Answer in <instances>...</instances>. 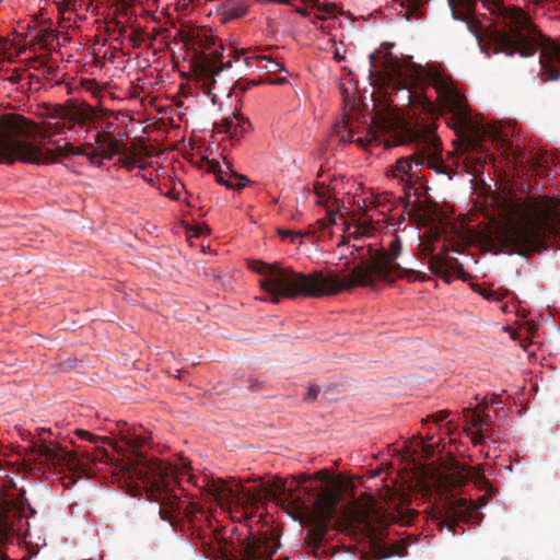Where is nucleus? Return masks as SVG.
Returning a JSON list of instances; mask_svg holds the SVG:
<instances>
[{
    "instance_id": "nucleus-33",
    "label": "nucleus",
    "mask_w": 560,
    "mask_h": 560,
    "mask_svg": "<svg viewBox=\"0 0 560 560\" xmlns=\"http://www.w3.org/2000/svg\"><path fill=\"white\" fill-rule=\"evenodd\" d=\"M75 435H78L82 440H89L92 443H96L100 440H104V438L94 435V434H92L89 431L83 430V429H77L75 430Z\"/></svg>"
},
{
    "instance_id": "nucleus-48",
    "label": "nucleus",
    "mask_w": 560,
    "mask_h": 560,
    "mask_svg": "<svg viewBox=\"0 0 560 560\" xmlns=\"http://www.w3.org/2000/svg\"><path fill=\"white\" fill-rule=\"evenodd\" d=\"M142 178H143L144 180H150V179L148 178V176H145V175H142Z\"/></svg>"
},
{
    "instance_id": "nucleus-17",
    "label": "nucleus",
    "mask_w": 560,
    "mask_h": 560,
    "mask_svg": "<svg viewBox=\"0 0 560 560\" xmlns=\"http://www.w3.org/2000/svg\"><path fill=\"white\" fill-rule=\"evenodd\" d=\"M33 452L39 460L51 465L56 469L73 471L79 465L75 454L59 445L40 443L34 446Z\"/></svg>"
},
{
    "instance_id": "nucleus-47",
    "label": "nucleus",
    "mask_w": 560,
    "mask_h": 560,
    "mask_svg": "<svg viewBox=\"0 0 560 560\" xmlns=\"http://www.w3.org/2000/svg\"><path fill=\"white\" fill-rule=\"evenodd\" d=\"M305 479H306V478H303V480H301V481L296 482L295 488H299V487H300V485H301Z\"/></svg>"
},
{
    "instance_id": "nucleus-37",
    "label": "nucleus",
    "mask_w": 560,
    "mask_h": 560,
    "mask_svg": "<svg viewBox=\"0 0 560 560\" xmlns=\"http://www.w3.org/2000/svg\"><path fill=\"white\" fill-rule=\"evenodd\" d=\"M329 42L334 45L335 49H334V59L338 62L342 61L345 59V55L341 54L339 47L336 45V39L335 38H330Z\"/></svg>"
},
{
    "instance_id": "nucleus-3",
    "label": "nucleus",
    "mask_w": 560,
    "mask_h": 560,
    "mask_svg": "<svg viewBox=\"0 0 560 560\" xmlns=\"http://www.w3.org/2000/svg\"><path fill=\"white\" fill-rule=\"evenodd\" d=\"M208 493L221 505L237 501L257 509L258 504L267 499L281 501L282 506L294 520L311 527L306 542L313 549L315 557L318 556L330 520L335 515L340 500L339 493L328 486H320L315 490L304 488V495H296L292 488L287 489L282 479L276 480L271 488L259 486L255 489H246L242 487L240 492L231 489L225 482L218 481L209 485Z\"/></svg>"
},
{
    "instance_id": "nucleus-12",
    "label": "nucleus",
    "mask_w": 560,
    "mask_h": 560,
    "mask_svg": "<svg viewBox=\"0 0 560 560\" xmlns=\"http://www.w3.org/2000/svg\"><path fill=\"white\" fill-rule=\"evenodd\" d=\"M493 140L497 141L501 155L514 170L540 172L547 168L549 159L546 154L533 153L520 145H514L499 132L493 135Z\"/></svg>"
},
{
    "instance_id": "nucleus-38",
    "label": "nucleus",
    "mask_w": 560,
    "mask_h": 560,
    "mask_svg": "<svg viewBox=\"0 0 560 560\" xmlns=\"http://www.w3.org/2000/svg\"><path fill=\"white\" fill-rule=\"evenodd\" d=\"M319 389L316 386H311L305 396V400H315L318 396Z\"/></svg>"
},
{
    "instance_id": "nucleus-2",
    "label": "nucleus",
    "mask_w": 560,
    "mask_h": 560,
    "mask_svg": "<svg viewBox=\"0 0 560 560\" xmlns=\"http://www.w3.org/2000/svg\"><path fill=\"white\" fill-rule=\"evenodd\" d=\"M478 0H447L454 20L468 23ZM491 14L495 15L502 27L494 25L486 28L487 45L493 54L530 57L540 51V79L555 81L560 79V44L545 36L532 23L529 15L518 7H506L503 0H480Z\"/></svg>"
},
{
    "instance_id": "nucleus-27",
    "label": "nucleus",
    "mask_w": 560,
    "mask_h": 560,
    "mask_svg": "<svg viewBox=\"0 0 560 560\" xmlns=\"http://www.w3.org/2000/svg\"><path fill=\"white\" fill-rule=\"evenodd\" d=\"M463 412L466 421L469 422L475 428L485 425L489 417L488 415L485 413H478L471 408L464 409Z\"/></svg>"
},
{
    "instance_id": "nucleus-5",
    "label": "nucleus",
    "mask_w": 560,
    "mask_h": 560,
    "mask_svg": "<svg viewBox=\"0 0 560 560\" xmlns=\"http://www.w3.org/2000/svg\"><path fill=\"white\" fill-rule=\"evenodd\" d=\"M30 132V124L22 115L10 113L0 116V163L12 164L15 161L32 164H48L58 158L84 155L91 163L97 159L112 160L119 154V140L110 132H97L94 142L75 147L70 142L57 145L56 152L44 151L30 143L25 136Z\"/></svg>"
},
{
    "instance_id": "nucleus-1",
    "label": "nucleus",
    "mask_w": 560,
    "mask_h": 560,
    "mask_svg": "<svg viewBox=\"0 0 560 560\" xmlns=\"http://www.w3.org/2000/svg\"><path fill=\"white\" fill-rule=\"evenodd\" d=\"M355 250L362 253L353 257L357 264L343 278L331 271L305 275L279 264L260 260H252L249 268L262 277L260 287L269 294V300L273 304H278L282 298L318 299L351 291L357 287L373 288L377 281H393L395 277H402L404 273H416L413 270L401 268L396 261L401 253V242L397 236L390 241L388 249H377L369 245L365 250L364 247H355Z\"/></svg>"
},
{
    "instance_id": "nucleus-19",
    "label": "nucleus",
    "mask_w": 560,
    "mask_h": 560,
    "mask_svg": "<svg viewBox=\"0 0 560 560\" xmlns=\"http://www.w3.org/2000/svg\"><path fill=\"white\" fill-rule=\"evenodd\" d=\"M470 479L478 486L488 485L489 482L480 468L467 467L459 464H456L445 477L447 486L453 488L462 487Z\"/></svg>"
},
{
    "instance_id": "nucleus-26",
    "label": "nucleus",
    "mask_w": 560,
    "mask_h": 560,
    "mask_svg": "<svg viewBox=\"0 0 560 560\" xmlns=\"http://www.w3.org/2000/svg\"><path fill=\"white\" fill-rule=\"evenodd\" d=\"M226 175L228 184L225 187L230 189H242L249 182V179L246 176L233 172L229 167L226 168Z\"/></svg>"
},
{
    "instance_id": "nucleus-22",
    "label": "nucleus",
    "mask_w": 560,
    "mask_h": 560,
    "mask_svg": "<svg viewBox=\"0 0 560 560\" xmlns=\"http://www.w3.org/2000/svg\"><path fill=\"white\" fill-rule=\"evenodd\" d=\"M249 128L250 122L236 112L222 120L219 132H225L232 139L240 140Z\"/></svg>"
},
{
    "instance_id": "nucleus-49",
    "label": "nucleus",
    "mask_w": 560,
    "mask_h": 560,
    "mask_svg": "<svg viewBox=\"0 0 560 560\" xmlns=\"http://www.w3.org/2000/svg\"><path fill=\"white\" fill-rule=\"evenodd\" d=\"M291 234H292V232L287 231L284 235H291Z\"/></svg>"
},
{
    "instance_id": "nucleus-46",
    "label": "nucleus",
    "mask_w": 560,
    "mask_h": 560,
    "mask_svg": "<svg viewBox=\"0 0 560 560\" xmlns=\"http://www.w3.org/2000/svg\"><path fill=\"white\" fill-rule=\"evenodd\" d=\"M499 401H500L499 397H498V396H495V395H493V398H492V400H491V404H497V402H499Z\"/></svg>"
},
{
    "instance_id": "nucleus-42",
    "label": "nucleus",
    "mask_w": 560,
    "mask_h": 560,
    "mask_svg": "<svg viewBox=\"0 0 560 560\" xmlns=\"http://www.w3.org/2000/svg\"><path fill=\"white\" fill-rule=\"evenodd\" d=\"M398 556H405L406 555V546L404 542H400L399 549L395 551Z\"/></svg>"
},
{
    "instance_id": "nucleus-11",
    "label": "nucleus",
    "mask_w": 560,
    "mask_h": 560,
    "mask_svg": "<svg viewBox=\"0 0 560 560\" xmlns=\"http://www.w3.org/2000/svg\"><path fill=\"white\" fill-rule=\"evenodd\" d=\"M119 435L125 444L130 448V456L124 466V474L128 479L132 481H140L147 490L150 488V476L149 474H140L138 469L142 464H154L159 465L167 470L172 469L168 464L155 459L149 458L140 448H142L150 440V432L142 425H129L126 421L118 422Z\"/></svg>"
},
{
    "instance_id": "nucleus-40",
    "label": "nucleus",
    "mask_w": 560,
    "mask_h": 560,
    "mask_svg": "<svg viewBox=\"0 0 560 560\" xmlns=\"http://www.w3.org/2000/svg\"><path fill=\"white\" fill-rule=\"evenodd\" d=\"M232 51H233V57L235 58V60H238L241 58V56L245 54L244 49L238 50V49L231 48L230 49V55L232 54Z\"/></svg>"
},
{
    "instance_id": "nucleus-31",
    "label": "nucleus",
    "mask_w": 560,
    "mask_h": 560,
    "mask_svg": "<svg viewBox=\"0 0 560 560\" xmlns=\"http://www.w3.org/2000/svg\"><path fill=\"white\" fill-rule=\"evenodd\" d=\"M254 59H261V60H268V63L269 65H266L265 68L269 71V72H277V71H280L282 70V66L281 63L277 62V61H273V60H270L268 59L266 56H254V57H246L245 58V63L247 66H249L250 61L254 60Z\"/></svg>"
},
{
    "instance_id": "nucleus-14",
    "label": "nucleus",
    "mask_w": 560,
    "mask_h": 560,
    "mask_svg": "<svg viewBox=\"0 0 560 560\" xmlns=\"http://www.w3.org/2000/svg\"><path fill=\"white\" fill-rule=\"evenodd\" d=\"M382 51L376 49L370 54V70L369 77H376L377 80L384 84H405V74L399 60L392 56L390 52L385 54V60L380 62Z\"/></svg>"
},
{
    "instance_id": "nucleus-44",
    "label": "nucleus",
    "mask_w": 560,
    "mask_h": 560,
    "mask_svg": "<svg viewBox=\"0 0 560 560\" xmlns=\"http://www.w3.org/2000/svg\"><path fill=\"white\" fill-rule=\"evenodd\" d=\"M97 450L100 451L102 458L107 456V451L105 448H97Z\"/></svg>"
},
{
    "instance_id": "nucleus-28",
    "label": "nucleus",
    "mask_w": 560,
    "mask_h": 560,
    "mask_svg": "<svg viewBox=\"0 0 560 560\" xmlns=\"http://www.w3.org/2000/svg\"><path fill=\"white\" fill-rule=\"evenodd\" d=\"M207 165H208V171L213 173L214 176H215V180L223 185V186H226V179H228V175H226V171L222 170L221 165L219 162L217 161H213V160H208L207 161Z\"/></svg>"
},
{
    "instance_id": "nucleus-24",
    "label": "nucleus",
    "mask_w": 560,
    "mask_h": 560,
    "mask_svg": "<svg viewBox=\"0 0 560 560\" xmlns=\"http://www.w3.org/2000/svg\"><path fill=\"white\" fill-rule=\"evenodd\" d=\"M428 2V0H401L399 5L401 9H406L404 16L406 20H410L411 15H416L419 19L421 14V8Z\"/></svg>"
},
{
    "instance_id": "nucleus-21",
    "label": "nucleus",
    "mask_w": 560,
    "mask_h": 560,
    "mask_svg": "<svg viewBox=\"0 0 560 560\" xmlns=\"http://www.w3.org/2000/svg\"><path fill=\"white\" fill-rule=\"evenodd\" d=\"M429 269L432 273L442 277L447 283L451 282L452 272L458 277L460 272H464L463 265L452 257H444L440 254H432L429 258Z\"/></svg>"
},
{
    "instance_id": "nucleus-23",
    "label": "nucleus",
    "mask_w": 560,
    "mask_h": 560,
    "mask_svg": "<svg viewBox=\"0 0 560 560\" xmlns=\"http://www.w3.org/2000/svg\"><path fill=\"white\" fill-rule=\"evenodd\" d=\"M322 177V173H318L317 178ZM337 180L336 177H332L330 179V184H326L325 182H319L317 179L314 183V192L318 197V203L323 205L325 207L328 206L329 200H334L335 203L339 207V200L335 196V189L336 187L332 185Z\"/></svg>"
},
{
    "instance_id": "nucleus-39",
    "label": "nucleus",
    "mask_w": 560,
    "mask_h": 560,
    "mask_svg": "<svg viewBox=\"0 0 560 560\" xmlns=\"http://www.w3.org/2000/svg\"><path fill=\"white\" fill-rule=\"evenodd\" d=\"M294 10H295V12H296L298 14H300V15H301V16H303V18H306V16H308V15H310V12H308V10H307L306 8H303V7H296Z\"/></svg>"
},
{
    "instance_id": "nucleus-15",
    "label": "nucleus",
    "mask_w": 560,
    "mask_h": 560,
    "mask_svg": "<svg viewBox=\"0 0 560 560\" xmlns=\"http://www.w3.org/2000/svg\"><path fill=\"white\" fill-rule=\"evenodd\" d=\"M23 505L0 494V540L22 534Z\"/></svg>"
},
{
    "instance_id": "nucleus-34",
    "label": "nucleus",
    "mask_w": 560,
    "mask_h": 560,
    "mask_svg": "<svg viewBox=\"0 0 560 560\" xmlns=\"http://www.w3.org/2000/svg\"><path fill=\"white\" fill-rule=\"evenodd\" d=\"M119 162L121 163L122 167H125L128 171H132L136 166V160L131 156H128L126 154H122L119 158Z\"/></svg>"
},
{
    "instance_id": "nucleus-9",
    "label": "nucleus",
    "mask_w": 560,
    "mask_h": 560,
    "mask_svg": "<svg viewBox=\"0 0 560 560\" xmlns=\"http://www.w3.org/2000/svg\"><path fill=\"white\" fill-rule=\"evenodd\" d=\"M436 124L417 125L409 130V140L416 144L417 151L409 158H400L393 167L394 177L409 178L416 175L415 167L428 165L436 173H443L442 143L435 133Z\"/></svg>"
},
{
    "instance_id": "nucleus-29",
    "label": "nucleus",
    "mask_w": 560,
    "mask_h": 560,
    "mask_svg": "<svg viewBox=\"0 0 560 560\" xmlns=\"http://www.w3.org/2000/svg\"><path fill=\"white\" fill-rule=\"evenodd\" d=\"M479 294L489 301H502L509 294V290H506V289H497L495 290L492 288H483L479 291Z\"/></svg>"
},
{
    "instance_id": "nucleus-25",
    "label": "nucleus",
    "mask_w": 560,
    "mask_h": 560,
    "mask_svg": "<svg viewBox=\"0 0 560 560\" xmlns=\"http://www.w3.org/2000/svg\"><path fill=\"white\" fill-rule=\"evenodd\" d=\"M374 231V226L372 222L369 221H359L353 226H348L347 232L350 236H353L355 240L369 236Z\"/></svg>"
},
{
    "instance_id": "nucleus-32",
    "label": "nucleus",
    "mask_w": 560,
    "mask_h": 560,
    "mask_svg": "<svg viewBox=\"0 0 560 560\" xmlns=\"http://www.w3.org/2000/svg\"><path fill=\"white\" fill-rule=\"evenodd\" d=\"M335 223H336V213L334 212V210L330 207L327 208V218L318 219L316 221L318 229L323 230V231L328 229L329 226L334 225Z\"/></svg>"
},
{
    "instance_id": "nucleus-16",
    "label": "nucleus",
    "mask_w": 560,
    "mask_h": 560,
    "mask_svg": "<svg viewBox=\"0 0 560 560\" xmlns=\"http://www.w3.org/2000/svg\"><path fill=\"white\" fill-rule=\"evenodd\" d=\"M280 544L270 535H253L246 537L240 547V560H272Z\"/></svg>"
},
{
    "instance_id": "nucleus-6",
    "label": "nucleus",
    "mask_w": 560,
    "mask_h": 560,
    "mask_svg": "<svg viewBox=\"0 0 560 560\" xmlns=\"http://www.w3.org/2000/svg\"><path fill=\"white\" fill-rule=\"evenodd\" d=\"M493 242L518 255L549 247L560 249V213L556 205L550 199L527 201L518 220H509L495 229Z\"/></svg>"
},
{
    "instance_id": "nucleus-10",
    "label": "nucleus",
    "mask_w": 560,
    "mask_h": 560,
    "mask_svg": "<svg viewBox=\"0 0 560 560\" xmlns=\"http://www.w3.org/2000/svg\"><path fill=\"white\" fill-rule=\"evenodd\" d=\"M409 501L410 495L408 493L387 489V510L383 512L382 509L377 506V502L373 497L364 494L353 503L351 518L353 522L368 529H373L375 523H384L387 521L408 525L417 515L415 510L406 508Z\"/></svg>"
},
{
    "instance_id": "nucleus-4",
    "label": "nucleus",
    "mask_w": 560,
    "mask_h": 560,
    "mask_svg": "<svg viewBox=\"0 0 560 560\" xmlns=\"http://www.w3.org/2000/svg\"><path fill=\"white\" fill-rule=\"evenodd\" d=\"M138 469L140 474L151 476L150 488L145 491L151 500L160 504L159 513L163 521L183 533H189L205 545H211L214 539L222 557L231 553L230 544L219 537L209 513L199 503L190 501L178 485L173 468L167 470L159 465L142 464Z\"/></svg>"
},
{
    "instance_id": "nucleus-36",
    "label": "nucleus",
    "mask_w": 560,
    "mask_h": 560,
    "mask_svg": "<svg viewBox=\"0 0 560 560\" xmlns=\"http://www.w3.org/2000/svg\"><path fill=\"white\" fill-rule=\"evenodd\" d=\"M450 412L447 410H441L432 416H430V419L435 423L443 422L447 417Z\"/></svg>"
},
{
    "instance_id": "nucleus-18",
    "label": "nucleus",
    "mask_w": 560,
    "mask_h": 560,
    "mask_svg": "<svg viewBox=\"0 0 560 560\" xmlns=\"http://www.w3.org/2000/svg\"><path fill=\"white\" fill-rule=\"evenodd\" d=\"M30 124V132L25 136V139L37 148H40L44 151H52L56 152L57 145H61L58 142H52L50 140L51 137L60 133L63 128H67L68 124L62 119V121H45L40 128L30 119L22 116Z\"/></svg>"
},
{
    "instance_id": "nucleus-35",
    "label": "nucleus",
    "mask_w": 560,
    "mask_h": 560,
    "mask_svg": "<svg viewBox=\"0 0 560 560\" xmlns=\"http://www.w3.org/2000/svg\"><path fill=\"white\" fill-rule=\"evenodd\" d=\"M143 31L142 30H136L129 35V39L132 42L135 47H139L141 45Z\"/></svg>"
},
{
    "instance_id": "nucleus-41",
    "label": "nucleus",
    "mask_w": 560,
    "mask_h": 560,
    "mask_svg": "<svg viewBox=\"0 0 560 560\" xmlns=\"http://www.w3.org/2000/svg\"><path fill=\"white\" fill-rule=\"evenodd\" d=\"M485 435L481 433V432H478L474 435L472 438V442L474 444H480L482 443V440H483Z\"/></svg>"
},
{
    "instance_id": "nucleus-8",
    "label": "nucleus",
    "mask_w": 560,
    "mask_h": 560,
    "mask_svg": "<svg viewBox=\"0 0 560 560\" xmlns=\"http://www.w3.org/2000/svg\"><path fill=\"white\" fill-rule=\"evenodd\" d=\"M427 83L435 90L443 106L451 113L452 126L456 130L469 133L472 137V148L466 154L464 162L469 174L479 175L492 158L478 148V140L482 136V130L472 121L465 97L455 90L448 79L439 72H429Z\"/></svg>"
},
{
    "instance_id": "nucleus-30",
    "label": "nucleus",
    "mask_w": 560,
    "mask_h": 560,
    "mask_svg": "<svg viewBox=\"0 0 560 560\" xmlns=\"http://www.w3.org/2000/svg\"><path fill=\"white\" fill-rule=\"evenodd\" d=\"M409 101L417 102L427 114H433L435 105L427 95H413L409 92Z\"/></svg>"
},
{
    "instance_id": "nucleus-20",
    "label": "nucleus",
    "mask_w": 560,
    "mask_h": 560,
    "mask_svg": "<svg viewBox=\"0 0 560 560\" xmlns=\"http://www.w3.org/2000/svg\"><path fill=\"white\" fill-rule=\"evenodd\" d=\"M60 118L67 121V129L69 130H71L74 125H79L89 130L91 124H93L96 118V109L86 103H81L73 106L68 112L62 113Z\"/></svg>"
},
{
    "instance_id": "nucleus-45",
    "label": "nucleus",
    "mask_w": 560,
    "mask_h": 560,
    "mask_svg": "<svg viewBox=\"0 0 560 560\" xmlns=\"http://www.w3.org/2000/svg\"><path fill=\"white\" fill-rule=\"evenodd\" d=\"M489 406V402L483 400L482 402L479 404V407H482L483 409L488 408Z\"/></svg>"
},
{
    "instance_id": "nucleus-43",
    "label": "nucleus",
    "mask_w": 560,
    "mask_h": 560,
    "mask_svg": "<svg viewBox=\"0 0 560 560\" xmlns=\"http://www.w3.org/2000/svg\"><path fill=\"white\" fill-rule=\"evenodd\" d=\"M63 2H65V4H66L67 7H70V5H74V4H75V2H77V0H63Z\"/></svg>"
},
{
    "instance_id": "nucleus-13",
    "label": "nucleus",
    "mask_w": 560,
    "mask_h": 560,
    "mask_svg": "<svg viewBox=\"0 0 560 560\" xmlns=\"http://www.w3.org/2000/svg\"><path fill=\"white\" fill-rule=\"evenodd\" d=\"M486 504L485 498L478 502L458 499L450 502L438 517V524L441 528L446 527L452 534H456V526L459 522L470 523L472 514L478 516V510Z\"/></svg>"
},
{
    "instance_id": "nucleus-7",
    "label": "nucleus",
    "mask_w": 560,
    "mask_h": 560,
    "mask_svg": "<svg viewBox=\"0 0 560 560\" xmlns=\"http://www.w3.org/2000/svg\"><path fill=\"white\" fill-rule=\"evenodd\" d=\"M177 35L186 49L191 52L189 61L198 88L205 95H213L212 103H215L217 94H213V89L217 77L223 70L232 67L230 59L224 61L223 44L214 35L200 27L188 31L180 30Z\"/></svg>"
}]
</instances>
